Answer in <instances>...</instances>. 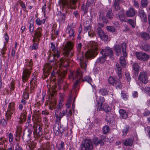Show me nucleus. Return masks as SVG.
<instances>
[{
	"label": "nucleus",
	"mask_w": 150,
	"mask_h": 150,
	"mask_svg": "<svg viewBox=\"0 0 150 150\" xmlns=\"http://www.w3.org/2000/svg\"><path fill=\"white\" fill-rule=\"evenodd\" d=\"M87 46L89 49L85 53L86 57L88 58L94 57L98 53L99 48L98 44L95 41H90Z\"/></svg>",
	"instance_id": "f257e3e1"
},
{
	"label": "nucleus",
	"mask_w": 150,
	"mask_h": 150,
	"mask_svg": "<svg viewBox=\"0 0 150 150\" xmlns=\"http://www.w3.org/2000/svg\"><path fill=\"white\" fill-rule=\"evenodd\" d=\"M114 49L117 56L121 55L122 52L123 56L120 57V64L123 67H124L126 65V62L125 59V57L127 56V53L126 52V44L125 43H123L121 44L120 46L117 45L115 46Z\"/></svg>",
	"instance_id": "f03ea898"
},
{
	"label": "nucleus",
	"mask_w": 150,
	"mask_h": 150,
	"mask_svg": "<svg viewBox=\"0 0 150 150\" xmlns=\"http://www.w3.org/2000/svg\"><path fill=\"white\" fill-rule=\"evenodd\" d=\"M82 69L83 71H85L84 69H79L76 71L71 73L70 76H69L70 79H71L73 81L75 80V81L74 82L73 87V88L75 89L76 88L78 84L79 83V81L82 79V71L81 70Z\"/></svg>",
	"instance_id": "7ed1b4c3"
},
{
	"label": "nucleus",
	"mask_w": 150,
	"mask_h": 150,
	"mask_svg": "<svg viewBox=\"0 0 150 150\" xmlns=\"http://www.w3.org/2000/svg\"><path fill=\"white\" fill-rule=\"evenodd\" d=\"M82 47L81 43H79L77 45V58L79 60L80 65L82 69L86 70L87 65L86 60L84 59L83 54L81 52V50Z\"/></svg>",
	"instance_id": "20e7f679"
},
{
	"label": "nucleus",
	"mask_w": 150,
	"mask_h": 150,
	"mask_svg": "<svg viewBox=\"0 0 150 150\" xmlns=\"http://www.w3.org/2000/svg\"><path fill=\"white\" fill-rule=\"evenodd\" d=\"M78 1V0H60L59 5L64 8L75 9L76 3Z\"/></svg>",
	"instance_id": "39448f33"
},
{
	"label": "nucleus",
	"mask_w": 150,
	"mask_h": 150,
	"mask_svg": "<svg viewBox=\"0 0 150 150\" xmlns=\"http://www.w3.org/2000/svg\"><path fill=\"white\" fill-rule=\"evenodd\" d=\"M33 128V134L35 136L38 137L42 135V125L41 123H34Z\"/></svg>",
	"instance_id": "423d86ee"
},
{
	"label": "nucleus",
	"mask_w": 150,
	"mask_h": 150,
	"mask_svg": "<svg viewBox=\"0 0 150 150\" xmlns=\"http://www.w3.org/2000/svg\"><path fill=\"white\" fill-rule=\"evenodd\" d=\"M82 150H90L93 148L92 142L89 139H86L83 141L81 146Z\"/></svg>",
	"instance_id": "0eeeda50"
},
{
	"label": "nucleus",
	"mask_w": 150,
	"mask_h": 150,
	"mask_svg": "<svg viewBox=\"0 0 150 150\" xmlns=\"http://www.w3.org/2000/svg\"><path fill=\"white\" fill-rule=\"evenodd\" d=\"M14 103L13 102H11L9 103L8 108L6 114V116L7 120L10 119L11 115L13 114L14 110Z\"/></svg>",
	"instance_id": "6e6552de"
},
{
	"label": "nucleus",
	"mask_w": 150,
	"mask_h": 150,
	"mask_svg": "<svg viewBox=\"0 0 150 150\" xmlns=\"http://www.w3.org/2000/svg\"><path fill=\"white\" fill-rule=\"evenodd\" d=\"M136 55L138 59L143 61H146L149 58V56L148 54L142 52H136Z\"/></svg>",
	"instance_id": "1a4fd4ad"
},
{
	"label": "nucleus",
	"mask_w": 150,
	"mask_h": 150,
	"mask_svg": "<svg viewBox=\"0 0 150 150\" xmlns=\"http://www.w3.org/2000/svg\"><path fill=\"white\" fill-rule=\"evenodd\" d=\"M73 47V44L70 42H67L65 45V46L64 47V50L65 51L64 54L65 55L67 56L70 50L72 49Z\"/></svg>",
	"instance_id": "9d476101"
},
{
	"label": "nucleus",
	"mask_w": 150,
	"mask_h": 150,
	"mask_svg": "<svg viewBox=\"0 0 150 150\" xmlns=\"http://www.w3.org/2000/svg\"><path fill=\"white\" fill-rule=\"evenodd\" d=\"M51 48L52 51L53 52V56H52L54 60H56L59 57L60 54L58 50H56L55 46L53 43H51Z\"/></svg>",
	"instance_id": "9b49d317"
},
{
	"label": "nucleus",
	"mask_w": 150,
	"mask_h": 150,
	"mask_svg": "<svg viewBox=\"0 0 150 150\" xmlns=\"http://www.w3.org/2000/svg\"><path fill=\"white\" fill-rule=\"evenodd\" d=\"M139 78L140 81L144 83H146L148 82L147 74L144 72L140 73Z\"/></svg>",
	"instance_id": "f8f14e48"
},
{
	"label": "nucleus",
	"mask_w": 150,
	"mask_h": 150,
	"mask_svg": "<svg viewBox=\"0 0 150 150\" xmlns=\"http://www.w3.org/2000/svg\"><path fill=\"white\" fill-rule=\"evenodd\" d=\"M101 53L102 55L106 57L109 55H112V52L110 48L107 47L105 49H103L101 52Z\"/></svg>",
	"instance_id": "ddd939ff"
},
{
	"label": "nucleus",
	"mask_w": 150,
	"mask_h": 150,
	"mask_svg": "<svg viewBox=\"0 0 150 150\" xmlns=\"http://www.w3.org/2000/svg\"><path fill=\"white\" fill-rule=\"evenodd\" d=\"M31 71L28 69L24 70L23 72L22 79L23 82L26 81L29 77Z\"/></svg>",
	"instance_id": "4468645a"
},
{
	"label": "nucleus",
	"mask_w": 150,
	"mask_h": 150,
	"mask_svg": "<svg viewBox=\"0 0 150 150\" xmlns=\"http://www.w3.org/2000/svg\"><path fill=\"white\" fill-rule=\"evenodd\" d=\"M67 111V109L63 110L62 112H60L59 114H57L55 112V116L56 117V121L58 122H60L61 119L64 116Z\"/></svg>",
	"instance_id": "2eb2a0df"
},
{
	"label": "nucleus",
	"mask_w": 150,
	"mask_h": 150,
	"mask_svg": "<svg viewBox=\"0 0 150 150\" xmlns=\"http://www.w3.org/2000/svg\"><path fill=\"white\" fill-rule=\"evenodd\" d=\"M42 30L41 28H39L35 30V33L34 34V37L33 40V42L36 41L35 40L36 39L39 38L41 37V36Z\"/></svg>",
	"instance_id": "dca6fc26"
},
{
	"label": "nucleus",
	"mask_w": 150,
	"mask_h": 150,
	"mask_svg": "<svg viewBox=\"0 0 150 150\" xmlns=\"http://www.w3.org/2000/svg\"><path fill=\"white\" fill-rule=\"evenodd\" d=\"M66 73L65 71H59L57 72L56 75H57L58 77V82L59 83H61L62 81V79L64 78Z\"/></svg>",
	"instance_id": "f3484780"
},
{
	"label": "nucleus",
	"mask_w": 150,
	"mask_h": 150,
	"mask_svg": "<svg viewBox=\"0 0 150 150\" xmlns=\"http://www.w3.org/2000/svg\"><path fill=\"white\" fill-rule=\"evenodd\" d=\"M139 16L141 18L142 20L144 22H146L147 18L146 14L143 10L141 9L139 12Z\"/></svg>",
	"instance_id": "a211bd4d"
},
{
	"label": "nucleus",
	"mask_w": 150,
	"mask_h": 150,
	"mask_svg": "<svg viewBox=\"0 0 150 150\" xmlns=\"http://www.w3.org/2000/svg\"><path fill=\"white\" fill-rule=\"evenodd\" d=\"M52 65L49 63L46 64L44 67L43 69V71L47 74L48 75L52 68Z\"/></svg>",
	"instance_id": "6ab92c4d"
},
{
	"label": "nucleus",
	"mask_w": 150,
	"mask_h": 150,
	"mask_svg": "<svg viewBox=\"0 0 150 150\" xmlns=\"http://www.w3.org/2000/svg\"><path fill=\"white\" fill-rule=\"evenodd\" d=\"M32 132V130L28 129L27 131H25L23 134V138H27V140L30 139V136Z\"/></svg>",
	"instance_id": "aec40b11"
},
{
	"label": "nucleus",
	"mask_w": 150,
	"mask_h": 150,
	"mask_svg": "<svg viewBox=\"0 0 150 150\" xmlns=\"http://www.w3.org/2000/svg\"><path fill=\"white\" fill-rule=\"evenodd\" d=\"M133 142V139L132 138H129L123 141V144L126 146H131Z\"/></svg>",
	"instance_id": "412c9836"
},
{
	"label": "nucleus",
	"mask_w": 150,
	"mask_h": 150,
	"mask_svg": "<svg viewBox=\"0 0 150 150\" xmlns=\"http://www.w3.org/2000/svg\"><path fill=\"white\" fill-rule=\"evenodd\" d=\"M126 15L127 17H133L135 14L134 10L132 8H130L126 12Z\"/></svg>",
	"instance_id": "4be33fe9"
},
{
	"label": "nucleus",
	"mask_w": 150,
	"mask_h": 150,
	"mask_svg": "<svg viewBox=\"0 0 150 150\" xmlns=\"http://www.w3.org/2000/svg\"><path fill=\"white\" fill-rule=\"evenodd\" d=\"M66 32L69 34V37H74V30L73 28L70 26L68 27L66 30Z\"/></svg>",
	"instance_id": "5701e85b"
},
{
	"label": "nucleus",
	"mask_w": 150,
	"mask_h": 150,
	"mask_svg": "<svg viewBox=\"0 0 150 150\" xmlns=\"http://www.w3.org/2000/svg\"><path fill=\"white\" fill-rule=\"evenodd\" d=\"M93 142L95 146H97L100 144V146H103L104 144V142L101 139L96 137L93 139Z\"/></svg>",
	"instance_id": "b1692460"
},
{
	"label": "nucleus",
	"mask_w": 150,
	"mask_h": 150,
	"mask_svg": "<svg viewBox=\"0 0 150 150\" xmlns=\"http://www.w3.org/2000/svg\"><path fill=\"white\" fill-rule=\"evenodd\" d=\"M33 116L34 117L35 120H36L35 123H40L41 121L40 115L38 112H36Z\"/></svg>",
	"instance_id": "393cba45"
},
{
	"label": "nucleus",
	"mask_w": 150,
	"mask_h": 150,
	"mask_svg": "<svg viewBox=\"0 0 150 150\" xmlns=\"http://www.w3.org/2000/svg\"><path fill=\"white\" fill-rule=\"evenodd\" d=\"M140 47L141 49L150 53V46L147 43H145L144 46H141Z\"/></svg>",
	"instance_id": "a878e982"
},
{
	"label": "nucleus",
	"mask_w": 150,
	"mask_h": 150,
	"mask_svg": "<svg viewBox=\"0 0 150 150\" xmlns=\"http://www.w3.org/2000/svg\"><path fill=\"white\" fill-rule=\"evenodd\" d=\"M119 113L121 117L124 119H126L127 117V113L123 109L119 110Z\"/></svg>",
	"instance_id": "bb28decb"
},
{
	"label": "nucleus",
	"mask_w": 150,
	"mask_h": 150,
	"mask_svg": "<svg viewBox=\"0 0 150 150\" xmlns=\"http://www.w3.org/2000/svg\"><path fill=\"white\" fill-rule=\"evenodd\" d=\"M116 69L117 72L118 76H119V78L120 79L122 78V75L121 74V68L120 67V64L118 63H117L116 65Z\"/></svg>",
	"instance_id": "cd10ccee"
},
{
	"label": "nucleus",
	"mask_w": 150,
	"mask_h": 150,
	"mask_svg": "<svg viewBox=\"0 0 150 150\" xmlns=\"http://www.w3.org/2000/svg\"><path fill=\"white\" fill-rule=\"evenodd\" d=\"M141 38L144 40H148L150 38L149 34L146 33H142L140 34Z\"/></svg>",
	"instance_id": "c85d7f7f"
},
{
	"label": "nucleus",
	"mask_w": 150,
	"mask_h": 150,
	"mask_svg": "<svg viewBox=\"0 0 150 150\" xmlns=\"http://www.w3.org/2000/svg\"><path fill=\"white\" fill-rule=\"evenodd\" d=\"M42 149L43 150H51V147L50 144L47 142L42 146Z\"/></svg>",
	"instance_id": "c756f323"
},
{
	"label": "nucleus",
	"mask_w": 150,
	"mask_h": 150,
	"mask_svg": "<svg viewBox=\"0 0 150 150\" xmlns=\"http://www.w3.org/2000/svg\"><path fill=\"white\" fill-rule=\"evenodd\" d=\"M106 16L107 18L111 20L114 17V15L112 13L111 9H110V10H109L107 11Z\"/></svg>",
	"instance_id": "7c9ffc66"
},
{
	"label": "nucleus",
	"mask_w": 150,
	"mask_h": 150,
	"mask_svg": "<svg viewBox=\"0 0 150 150\" xmlns=\"http://www.w3.org/2000/svg\"><path fill=\"white\" fill-rule=\"evenodd\" d=\"M35 80H34V79L33 78L32 81L30 82V92L31 93H32L33 90V89L35 87Z\"/></svg>",
	"instance_id": "2f4dec72"
},
{
	"label": "nucleus",
	"mask_w": 150,
	"mask_h": 150,
	"mask_svg": "<svg viewBox=\"0 0 150 150\" xmlns=\"http://www.w3.org/2000/svg\"><path fill=\"white\" fill-rule=\"evenodd\" d=\"M106 57L103 55L99 57L96 61V62L99 64L103 63L105 61Z\"/></svg>",
	"instance_id": "473e14b6"
},
{
	"label": "nucleus",
	"mask_w": 150,
	"mask_h": 150,
	"mask_svg": "<svg viewBox=\"0 0 150 150\" xmlns=\"http://www.w3.org/2000/svg\"><path fill=\"white\" fill-rule=\"evenodd\" d=\"M129 129V125L125 126L122 130V135H126L128 132Z\"/></svg>",
	"instance_id": "72a5a7b5"
},
{
	"label": "nucleus",
	"mask_w": 150,
	"mask_h": 150,
	"mask_svg": "<svg viewBox=\"0 0 150 150\" xmlns=\"http://www.w3.org/2000/svg\"><path fill=\"white\" fill-rule=\"evenodd\" d=\"M99 93L103 96H105L108 95V92L106 89L102 88L100 89Z\"/></svg>",
	"instance_id": "f704fd0d"
},
{
	"label": "nucleus",
	"mask_w": 150,
	"mask_h": 150,
	"mask_svg": "<svg viewBox=\"0 0 150 150\" xmlns=\"http://www.w3.org/2000/svg\"><path fill=\"white\" fill-rule=\"evenodd\" d=\"M29 89V87H27L25 89V91L23 93V96L24 98L27 99L29 98V93H28V90Z\"/></svg>",
	"instance_id": "c9c22d12"
},
{
	"label": "nucleus",
	"mask_w": 150,
	"mask_h": 150,
	"mask_svg": "<svg viewBox=\"0 0 150 150\" xmlns=\"http://www.w3.org/2000/svg\"><path fill=\"white\" fill-rule=\"evenodd\" d=\"M60 15H59L58 16L59 20L62 23H64L65 21L64 18L66 15L64 13L62 14L61 13H60Z\"/></svg>",
	"instance_id": "e433bc0d"
},
{
	"label": "nucleus",
	"mask_w": 150,
	"mask_h": 150,
	"mask_svg": "<svg viewBox=\"0 0 150 150\" xmlns=\"http://www.w3.org/2000/svg\"><path fill=\"white\" fill-rule=\"evenodd\" d=\"M20 116L19 118L20 120V121L21 122V123L25 121L26 119V114L25 113H24L23 114H21V115Z\"/></svg>",
	"instance_id": "4c0bfd02"
},
{
	"label": "nucleus",
	"mask_w": 150,
	"mask_h": 150,
	"mask_svg": "<svg viewBox=\"0 0 150 150\" xmlns=\"http://www.w3.org/2000/svg\"><path fill=\"white\" fill-rule=\"evenodd\" d=\"M97 33L99 35L100 38L101 37L102 35H104V33L103 31L102 30L101 28L100 27H98L97 29Z\"/></svg>",
	"instance_id": "58836bf2"
},
{
	"label": "nucleus",
	"mask_w": 150,
	"mask_h": 150,
	"mask_svg": "<svg viewBox=\"0 0 150 150\" xmlns=\"http://www.w3.org/2000/svg\"><path fill=\"white\" fill-rule=\"evenodd\" d=\"M128 23L131 25L133 28H134L136 25V22L133 20L129 19L128 20Z\"/></svg>",
	"instance_id": "ea45409f"
},
{
	"label": "nucleus",
	"mask_w": 150,
	"mask_h": 150,
	"mask_svg": "<svg viewBox=\"0 0 150 150\" xmlns=\"http://www.w3.org/2000/svg\"><path fill=\"white\" fill-rule=\"evenodd\" d=\"M103 103H101L99 102V100H97V110L100 111V110H103V107H102V105Z\"/></svg>",
	"instance_id": "a19ab883"
},
{
	"label": "nucleus",
	"mask_w": 150,
	"mask_h": 150,
	"mask_svg": "<svg viewBox=\"0 0 150 150\" xmlns=\"http://www.w3.org/2000/svg\"><path fill=\"white\" fill-rule=\"evenodd\" d=\"M82 81H86L88 83H90L92 81V79L90 76H86L82 79Z\"/></svg>",
	"instance_id": "79ce46f5"
},
{
	"label": "nucleus",
	"mask_w": 150,
	"mask_h": 150,
	"mask_svg": "<svg viewBox=\"0 0 150 150\" xmlns=\"http://www.w3.org/2000/svg\"><path fill=\"white\" fill-rule=\"evenodd\" d=\"M111 108L107 105H105L103 106V110L106 112H108L110 111Z\"/></svg>",
	"instance_id": "37998d69"
},
{
	"label": "nucleus",
	"mask_w": 150,
	"mask_h": 150,
	"mask_svg": "<svg viewBox=\"0 0 150 150\" xmlns=\"http://www.w3.org/2000/svg\"><path fill=\"white\" fill-rule=\"evenodd\" d=\"M143 91L145 93L150 95V88L148 87H145L143 89Z\"/></svg>",
	"instance_id": "c03bdc74"
},
{
	"label": "nucleus",
	"mask_w": 150,
	"mask_h": 150,
	"mask_svg": "<svg viewBox=\"0 0 150 150\" xmlns=\"http://www.w3.org/2000/svg\"><path fill=\"white\" fill-rule=\"evenodd\" d=\"M100 38L102 40L104 41H107L108 40H109V39L108 38V36L107 35L105 34V33L104 34V35L100 37Z\"/></svg>",
	"instance_id": "a18cd8bd"
},
{
	"label": "nucleus",
	"mask_w": 150,
	"mask_h": 150,
	"mask_svg": "<svg viewBox=\"0 0 150 150\" xmlns=\"http://www.w3.org/2000/svg\"><path fill=\"white\" fill-rule=\"evenodd\" d=\"M106 29L112 32H114L115 30L114 27L112 26H107L106 27Z\"/></svg>",
	"instance_id": "49530a36"
},
{
	"label": "nucleus",
	"mask_w": 150,
	"mask_h": 150,
	"mask_svg": "<svg viewBox=\"0 0 150 150\" xmlns=\"http://www.w3.org/2000/svg\"><path fill=\"white\" fill-rule=\"evenodd\" d=\"M109 129V127L108 126H104L103 129V131L104 134H106L107 133Z\"/></svg>",
	"instance_id": "de8ad7c7"
},
{
	"label": "nucleus",
	"mask_w": 150,
	"mask_h": 150,
	"mask_svg": "<svg viewBox=\"0 0 150 150\" xmlns=\"http://www.w3.org/2000/svg\"><path fill=\"white\" fill-rule=\"evenodd\" d=\"M9 141L10 143H11L13 140V137L12 133H10L8 135Z\"/></svg>",
	"instance_id": "09e8293b"
},
{
	"label": "nucleus",
	"mask_w": 150,
	"mask_h": 150,
	"mask_svg": "<svg viewBox=\"0 0 150 150\" xmlns=\"http://www.w3.org/2000/svg\"><path fill=\"white\" fill-rule=\"evenodd\" d=\"M119 3L115 2L114 3V6L115 10L118 11L120 9V7L119 6Z\"/></svg>",
	"instance_id": "8fccbe9b"
},
{
	"label": "nucleus",
	"mask_w": 150,
	"mask_h": 150,
	"mask_svg": "<svg viewBox=\"0 0 150 150\" xmlns=\"http://www.w3.org/2000/svg\"><path fill=\"white\" fill-rule=\"evenodd\" d=\"M91 6V5H89V4L86 3L85 7L84 6V7L83 6V9L84 10V12L85 13H86L87 12V10L88 8L90 6Z\"/></svg>",
	"instance_id": "3c124183"
},
{
	"label": "nucleus",
	"mask_w": 150,
	"mask_h": 150,
	"mask_svg": "<svg viewBox=\"0 0 150 150\" xmlns=\"http://www.w3.org/2000/svg\"><path fill=\"white\" fill-rule=\"evenodd\" d=\"M133 69L136 71H138L139 69V67L137 63H134L133 65Z\"/></svg>",
	"instance_id": "603ef678"
},
{
	"label": "nucleus",
	"mask_w": 150,
	"mask_h": 150,
	"mask_svg": "<svg viewBox=\"0 0 150 150\" xmlns=\"http://www.w3.org/2000/svg\"><path fill=\"white\" fill-rule=\"evenodd\" d=\"M28 148L31 150H33V149L35 147V143L32 142L31 144L28 145Z\"/></svg>",
	"instance_id": "864d4df0"
},
{
	"label": "nucleus",
	"mask_w": 150,
	"mask_h": 150,
	"mask_svg": "<svg viewBox=\"0 0 150 150\" xmlns=\"http://www.w3.org/2000/svg\"><path fill=\"white\" fill-rule=\"evenodd\" d=\"M148 4V2L147 0H142L141 5L144 7L147 6Z\"/></svg>",
	"instance_id": "5fc2aeb1"
},
{
	"label": "nucleus",
	"mask_w": 150,
	"mask_h": 150,
	"mask_svg": "<svg viewBox=\"0 0 150 150\" xmlns=\"http://www.w3.org/2000/svg\"><path fill=\"white\" fill-rule=\"evenodd\" d=\"M108 81L109 83L111 84H113L115 83V81L114 79L112 77H110L108 79Z\"/></svg>",
	"instance_id": "6e6d98bb"
},
{
	"label": "nucleus",
	"mask_w": 150,
	"mask_h": 150,
	"mask_svg": "<svg viewBox=\"0 0 150 150\" xmlns=\"http://www.w3.org/2000/svg\"><path fill=\"white\" fill-rule=\"evenodd\" d=\"M97 100H98L99 102L101 103H103L104 102V98L103 97H100L96 98V102L97 103Z\"/></svg>",
	"instance_id": "4d7b16f0"
},
{
	"label": "nucleus",
	"mask_w": 150,
	"mask_h": 150,
	"mask_svg": "<svg viewBox=\"0 0 150 150\" xmlns=\"http://www.w3.org/2000/svg\"><path fill=\"white\" fill-rule=\"evenodd\" d=\"M38 48L37 44L36 43H34L33 45L30 47V49L31 50H36Z\"/></svg>",
	"instance_id": "13d9d810"
},
{
	"label": "nucleus",
	"mask_w": 150,
	"mask_h": 150,
	"mask_svg": "<svg viewBox=\"0 0 150 150\" xmlns=\"http://www.w3.org/2000/svg\"><path fill=\"white\" fill-rule=\"evenodd\" d=\"M63 104L61 102L59 103V105L57 107V108L58 110H61L63 108Z\"/></svg>",
	"instance_id": "bf43d9fd"
},
{
	"label": "nucleus",
	"mask_w": 150,
	"mask_h": 150,
	"mask_svg": "<svg viewBox=\"0 0 150 150\" xmlns=\"http://www.w3.org/2000/svg\"><path fill=\"white\" fill-rule=\"evenodd\" d=\"M53 129L55 133H56L57 132H59V125H56L53 127Z\"/></svg>",
	"instance_id": "052dcab7"
},
{
	"label": "nucleus",
	"mask_w": 150,
	"mask_h": 150,
	"mask_svg": "<svg viewBox=\"0 0 150 150\" xmlns=\"http://www.w3.org/2000/svg\"><path fill=\"white\" fill-rule=\"evenodd\" d=\"M125 75L128 81H129L131 80L130 74L129 72H126Z\"/></svg>",
	"instance_id": "680f3d73"
},
{
	"label": "nucleus",
	"mask_w": 150,
	"mask_h": 150,
	"mask_svg": "<svg viewBox=\"0 0 150 150\" xmlns=\"http://www.w3.org/2000/svg\"><path fill=\"white\" fill-rule=\"evenodd\" d=\"M0 124L3 126H5L6 125V122L5 119H3L0 121Z\"/></svg>",
	"instance_id": "e2e57ef3"
},
{
	"label": "nucleus",
	"mask_w": 150,
	"mask_h": 150,
	"mask_svg": "<svg viewBox=\"0 0 150 150\" xmlns=\"http://www.w3.org/2000/svg\"><path fill=\"white\" fill-rule=\"evenodd\" d=\"M6 141V140L5 138L1 137L0 138V144H3Z\"/></svg>",
	"instance_id": "0e129e2a"
},
{
	"label": "nucleus",
	"mask_w": 150,
	"mask_h": 150,
	"mask_svg": "<svg viewBox=\"0 0 150 150\" xmlns=\"http://www.w3.org/2000/svg\"><path fill=\"white\" fill-rule=\"evenodd\" d=\"M34 29V25L33 24H30L29 27V30L32 33L33 32V31Z\"/></svg>",
	"instance_id": "69168bd1"
},
{
	"label": "nucleus",
	"mask_w": 150,
	"mask_h": 150,
	"mask_svg": "<svg viewBox=\"0 0 150 150\" xmlns=\"http://www.w3.org/2000/svg\"><path fill=\"white\" fill-rule=\"evenodd\" d=\"M49 114V112L47 110H44L42 111V114L43 115H47Z\"/></svg>",
	"instance_id": "338daca9"
},
{
	"label": "nucleus",
	"mask_w": 150,
	"mask_h": 150,
	"mask_svg": "<svg viewBox=\"0 0 150 150\" xmlns=\"http://www.w3.org/2000/svg\"><path fill=\"white\" fill-rule=\"evenodd\" d=\"M119 18L121 21H124L125 17L124 14H121L119 16Z\"/></svg>",
	"instance_id": "774afa93"
}]
</instances>
